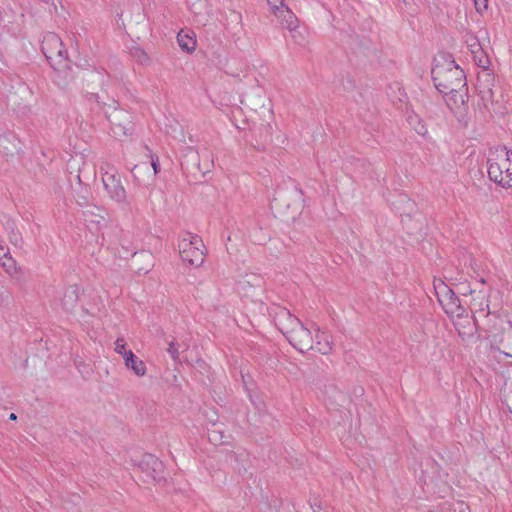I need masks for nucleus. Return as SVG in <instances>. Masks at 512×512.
<instances>
[{
	"label": "nucleus",
	"mask_w": 512,
	"mask_h": 512,
	"mask_svg": "<svg viewBox=\"0 0 512 512\" xmlns=\"http://www.w3.org/2000/svg\"><path fill=\"white\" fill-rule=\"evenodd\" d=\"M431 73L440 93L458 91L467 85L464 71L450 57L441 55L435 58Z\"/></svg>",
	"instance_id": "nucleus-1"
},
{
	"label": "nucleus",
	"mask_w": 512,
	"mask_h": 512,
	"mask_svg": "<svg viewBox=\"0 0 512 512\" xmlns=\"http://www.w3.org/2000/svg\"><path fill=\"white\" fill-rule=\"evenodd\" d=\"M277 321L279 329L295 349L304 353L313 348L314 338L311 331L289 311L282 310Z\"/></svg>",
	"instance_id": "nucleus-2"
},
{
	"label": "nucleus",
	"mask_w": 512,
	"mask_h": 512,
	"mask_svg": "<svg viewBox=\"0 0 512 512\" xmlns=\"http://www.w3.org/2000/svg\"><path fill=\"white\" fill-rule=\"evenodd\" d=\"M486 333L491 348L512 358V322L507 317L493 314L488 320Z\"/></svg>",
	"instance_id": "nucleus-3"
},
{
	"label": "nucleus",
	"mask_w": 512,
	"mask_h": 512,
	"mask_svg": "<svg viewBox=\"0 0 512 512\" xmlns=\"http://www.w3.org/2000/svg\"><path fill=\"white\" fill-rule=\"evenodd\" d=\"M489 178L504 188H512V151L506 148L491 150L487 159Z\"/></svg>",
	"instance_id": "nucleus-4"
},
{
	"label": "nucleus",
	"mask_w": 512,
	"mask_h": 512,
	"mask_svg": "<svg viewBox=\"0 0 512 512\" xmlns=\"http://www.w3.org/2000/svg\"><path fill=\"white\" fill-rule=\"evenodd\" d=\"M41 50L54 70L65 71L70 69L67 51L64 48L61 38L57 34L53 32L44 34L41 42Z\"/></svg>",
	"instance_id": "nucleus-5"
},
{
	"label": "nucleus",
	"mask_w": 512,
	"mask_h": 512,
	"mask_svg": "<svg viewBox=\"0 0 512 512\" xmlns=\"http://www.w3.org/2000/svg\"><path fill=\"white\" fill-rule=\"evenodd\" d=\"M178 250L181 259L195 267H199L205 260V246L198 235L183 232L178 242Z\"/></svg>",
	"instance_id": "nucleus-6"
},
{
	"label": "nucleus",
	"mask_w": 512,
	"mask_h": 512,
	"mask_svg": "<svg viewBox=\"0 0 512 512\" xmlns=\"http://www.w3.org/2000/svg\"><path fill=\"white\" fill-rule=\"evenodd\" d=\"M163 464L152 454H142L140 458L134 459L133 472L142 473L144 482L155 481L161 483L165 478L161 475Z\"/></svg>",
	"instance_id": "nucleus-7"
},
{
	"label": "nucleus",
	"mask_w": 512,
	"mask_h": 512,
	"mask_svg": "<svg viewBox=\"0 0 512 512\" xmlns=\"http://www.w3.org/2000/svg\"><path fill=\"white\" fill-rule=\"evenodd\" d=\"M144 161L135 164L132 171L135 181L141 185L152 180L159 172V160L154 157L147 147H143Z\"/></svg>",
	"instance_id": "nucleus-8"
},
{
	"label": "nucleus",
	"mask_w": 512,
	"mask_h": 512,
	"mask_svg": "<svg viewBox=\"0 0 512 512\" xmlns=\"http://www.w3.org/2000/svg\"><path fill=\"white\" fill-rule=\"evenodd\" d=\"M435 288L437 290L438 301L448 315L458 318L464 316L466 313L465 308L452 289L444 283H440L438 286H435Z\"/></svg>",
	"instance_id": "nucleus-9"
},
{
	"label": "nucleus",
	"mask_w": 512,
	"mask_h": 512,
	"mask_svg": "<svg viewBox=\"0 0 512 512\" xmlns=\"http://www.w3.org/2000/svg\"><path fill=\"white\" fill-rule=\"evenodd\" d=\"M465 304L469 305L470 310L473 314V320L475 326L478 325V317L477 315H483L487 318H490L489 312V300L488 294L484 290H475L470 289V298L465 300ZM489 319H487L488 321Z\"/></svg>",
	"instance_id": "nucleus-10"
},
{
	"label": "nucleus",
	"mask_w": 512,
	"mask_h": 512,
	"mask_svg": "<svg viewBox=\"0 0 512 512\" xmlns=\"http://www.w3.org/2000/svg\"><path fill=\"white\" fill-rule=\"evenodd\" d=\"M102 181L112 199L117 202L125 201L126 191L121 183L120 175L115 168L111 167L106 170L102 175Z\"/></svg>",
	"instance_id": "nucleus-11"
},
{
	"label": "nucleus",
	"mask_w": 512,
	"mask_h": 512,
	"mask_svg": "<svg viewBox=\"0 0 512 512\" xmlns=\"http://www.w3.org/2000/svg\"><path fill=\"white\" fill-rule=\"evenodd\" d=\"M494 84L495 76L490 72L489 69H483L479 71L477 75L476 88L478 95L480 96L485 107H488L494 102Z\"/></svg>",
	"instance_id": "nucleus-12"
},
{
	"label": "nucleus",
	"mask_w": 512,
	"mask_h": 512,
	"mask_svg": "<svg viewBox=\"0 0 512 512\" xmlns=\"http://www.w3.org/2000/svg\"><path fill=\"white\" fill-rule=\"evenodd\" d=\"M449 109L457 118H462L467 113L468 88L467 85L458 91L442 93Z\"/></svg>",
	"instance_id": "nucleus-13"
},
{
	"label": "nucleus",
	"mask_w": 512,
	"mask_h": 512,
	"mask_svg": "<svg viewBox=\"0 0 512 512\" xmlns=\"http://www.w3.org/2000/svg\"><path fill=\"white\" fill-rule=\"evenodd\" d=\"M153 266V255L149 251L135 252L130 258V270H133L135 274H147Z\"/></svg>",
	"instance_id": "nucleus-14"
},
{
	"label": "nucleus",
	"mask_w": 512,
	"mask_h": 512,
	"mask_svg": "<svg viewBox=\"0 0 512 512\" xmlns=\"http://www.w3.org/2000/svg\"><path fill=\"white\" fill-rule=\"evenodd\" d=\"M276 11L277 12L274 13V16L280 20V23L284 28L288 29L292 33V37L299 42L298 36H300V32L297 30L298 20L294 13L287 6Z\"/></svg>",
	"instance_id": "nucleus-15"
},
{
	"label": "nucleus",
	"mask_w": 512,
	"mask_h": 512,
	"mask_svg": "<svg viewBox=\"0 0 512 512\" xmlns=\"http://www.w3.org/2000/svg\"><path fill=\"white\" fill-rule=\"evenodd\" d=\"M79 292L80 288L77 285H71L64 290L61 305L65 310H72L76 306L79 299Z\"/></svg>",
	"instance_id": "nucleus-16"
},
{
	"label": "nucleus",
	"mask_w": 512,
	"mask_h": 512,
	"mask_svg": "<svg viewBox=\"0 0 512 512\" xmlns=\"http://www.w3.org/2000/svg\"><path fill=\"white\" fill-rule=\"evenodd\" d=\"M177 42L180 48L188 53L196 48L195 34L192 31L181 30L177 35Z\"/></svg>",
	"instance_id": "nucleus-17"
},
{
	"label": "nucleus",
	"mask_w": 512,
	"mask_h": 512,
	"mask_svg": "<svg viewBox=\"0 0 512 512\" xmlns=\"http://www.w3.org/2000/svg\"><path fill=\"white\" fill-rule=\"evenodd\" d=\"M316 349L323 355L329 354L332 351V337L325 332H318L316 334Z\"/></svg>",
	"instance_id": "nucleus-18"
},
{
	"label": "nucleus",
	"mask_w": 512,
	"mask_h": 512,
	"mask_svg": "<svg viewBox=\"0 0 512 512\" xmlns=\"http://www.w3.org/2000/svg\"><path fill=\"white\" fill-rule=\"evenodd\" d=\"M94 208L92 209H88L86 211L83 212V215H84V220L85 222L87 223V226L89 227V229H98L102 224L105 223V218L104 216L98 214V213H95L93 211ZM97 211H100L99 208H95Z\"/></svg>",
	"instance_id": "nucleus-19"
},
{
	"label": "nucleus",
	"mask_w": 512,
	"mask_h": 512,
	"mask_svg": "<svg viewBox=\"0 0 512 512\" xmlns=\"http://www.w3.org/2000/svg\"><path fill=\"white\" fill-rule=\"evenodd\" d=\"M0 265L6 271V273L15 279H19L21 276V269L17 266L16 261L11 255L0 261Z\"/></svg>",
	"instance_id": "nucleus-20"
},
{
	"label": "nucleus",
	"mask_w": 512,
	"mask_h": 512,
	"mask_svg": "<svg viewBox=\"0 0 512 512\" xmlns=\"http://www.w3.org/2000/svg\"><path fill=\"white\" fill-rule=\"evenodd\" d=\"M477 49H478L477 51H473V53H472L474 62L476 63V65L478 67L481 68V70L489 69L490 60H489L488 55L485 53L483 48H477Z\"/></svg>",
	"instance_id": "nucleus-21"
},
{
	"label": "nucleus",
	"mask_w": 512,
	"mask_h": 512,
	"mask_svg": "<svg viewBox=\"0 0 512 512\" xmlns=\"http://www.w3.org/2000/svg\"><path fill=\"white\" fill-rule=\"evenodd\" d=\"M130 369H132L133 372L140 377L146 374L145 363L137 356H135L132 351H130Z\"/></svg>",
	"instance_id": "nucleus-22"
},
{
	"label": "nucleus",
	"mask_w": 512,
	"mask_h": 512,
	"mask_svg": "<svg viewBox=\"0 0 512 512\" xmlns=\"http://www.w3.org/2000/svg\"><path fill=\"white\" fill-rule=\"evenodd\" d=\"M114 350L123 357L125 365L128 366V351L126 350V341L124 338H118L115 341Z\"/></svg>",
	"instance_id": "nucleus-23"
},
{
	"label": "nucleus",
	"mask_w": 512,
	"mask_h": 512,
	"mask_svg": "<svg viewBox=\"0 0 512 512\" xmlns=\"http://www.w3.org/2000/svg\"><path fill=\"white\" fill-rule=\"evenodd\" d=\"M130 56L136 58L143 65L149 62L148 55L138 47L130 49Z\"/></svg>",
	"instance_id": "nucleus-24"
},
{
	"label": "nucleus",
	"mask_w": 512,
	"mask_h": 512,
	"mask_svg": "<svg viewBox=\"0 0 512 512\" xmlns=\"http://www.w3.org/2000/svg\"><path fill=\"white\" fill-rule=\"evenodd\" d=\"M208 7L207 0H196L190 9L195 15H202L203 11Z\"/></svg>",
	"instance_id": "nucleus-25"
},
{
	"label": "nucleus",
	"mask_w": 512,
	"mask_h": 512,
	"mask_svg": "<svg viewBox=\"0 0 512 512\" xmlns=\"http://www.w3.org/2000/svg\"><path fill=\"white\" fill-rule=\"evenodd\" d=\"M208 437L210 441L214 442L215 444H223L226 442L225 440H223L222 432L220 430H217L216 428L209 431Z\"/></svg>",
	"instance_id": "nucleus-26"
},
{
	"label": "nucleus",
	"mask_w": 512,
	"mask_h": 512,
	"mask_svg": "<svg viewBox=\"0 0 512 512\" xmlns=\"http://www.w3.org/2000/svg\"><path fill=\"white\" fill-rule=\"evenodd\" d=\"M111 130L115 137H124L126 136V127L120 123H114L111 121Z\"/></svg>",
	"instance_id": "nucleus-27"
},
{
	"label": "nucleus",
	"mask_w": 512,
	"mask_h": 512,
	"mask_svg": "<svg viewBox=\"0 0 512 512\" xmlns=\"http://www.w3.org/2000/svg\"><path fill=\"white\" fill-rule=\"evenodd\" d=\"M180 346L174 342H170L167 352L170 354L173 360H178Z\"/></svg>",
	"instance_id": "nucleus-28"
},
{
	"label": "nucleus",
	"mask_w": 512,
	"mask_h": 512,
	"mask_svg": "<svg viewBox=\"0 0 512 512\" xmlns=\"http://www.w3.org/2000/svg\"><path fill=\"white\" fill-rule=\"evenodd\" d=\"M466 42L471 54L473 53V51H477V48H482L481 45L479 44L478 39L474 36L468 37Z\"/></svg>",
	"instance_id": "nucleus-29"
},
{
	"label": "nucleus",
	"mask_w": 512,
	"mask_h": 512,
	"mask_svg": "<svg viewBox=\"0 0 512 512\" xmlns=\"http://www.w3.org/2000/svg\"><path fill=\"white\" fill-rule=\"evenodd\" d=\"M267 2L273 14L277 12L276 10H280V8L285 7L284 0H267Z\"/></svg>",
	"instance_id": "nucleus-30"
},
{
	"label": "nucleus",
	"mask_w": 512,
	"mask_h": 512,
	"mask_svg": "<svg viewBox=\"0 0 512 512\" xmlns=\"http://www.w3.org/2000/svg\"><path fill=\"white\" fill-rule=\"evenodd\" d=\"M475 9L482 14L488 9V0H473Z\"/></svg>",
	"instance_id": "nucleus-31"
},
{
	"label": "nucleus",
	"mask_w": 512,
	"mask_h": 512,
	"mask_svg": "<svg viewBox=\"0 0 512 512\" xmlns=\"http://www.w3.org/2000/svg\"><path fill=\"white\" fill-rule=\"evenodd\" d=\"M115 24L117 26V29L125 32L126 25H125V22L123 19V11H121L120 13H117L116 18H115Z\"/></svg>",
	"instance_id": "nucleus-32"
},
{
	"label": "nucleus",
	"mask_w": 512,
	"mask_h": 512,
	"mask_svg": "<svg viewBox=\"0 0 512 512\" xmlns=\"http://www.w3.org/2000/svg\"><path fill=\"white\" fill-rule=\"evenodd\" d=\"M9 238H10L11 243H13L14 245H19L22 242L20 234L18 232H15L13 229L10 233Z\"/></svg>",
	"instance_id": "nucleus-33"
},
{
	"label": "nucleus",
	"mask_w": 512,
	"mask_h": 512,
	"mask_svg": "<svg viewBox=\"0 0 512 512\" xmlns=\"http://www.w3.org/2000/svg\"><path fill=\"white\" fill-rule=\"evenodd\" d=\"M10 255L9 249L0 244V261Z\"/></svg>",
	"instance_id": "nucleus-34"
},
{
	"label": "nucleus",
	"mask_w": 512,
	"mask_h": 512,
	"mask_svg": "<svg viewBox=\"0 0 512 512\" xmlns=\"http://www.w3.org/2000/svg\"><path fill=\"white\" fill-rule=\"evenodd\" d=\"M300 206L298 205L297 207H294L293 211H292V214L290 216H287L286 217V220L289 221V220H295L297 215L300 213Z\"/></svg>",
	"instance_id": "nucleus-35"
},
{
	"label": "nucleus",
	"mask_w": 512,
	"mask_h": 512,
	"mask_svg": "<svg viewBox=\"0 0 512 512\" xmlns=\"http://www.w3.org/2000/svg\"><path fill=\"white\" fill-rule=\"evenodd\" d=\"M459 292L465 297L470 298V293L468 294V290L466 289L465 285H460Z\"/></svg>",
	"instance_id": "nucleus-36"
},
{
	"label": "nucleus",
	"mask_w": 512,
	"mask_h": 512,
	"mask_svg": "<svg viewBox=\"0 0 512 512\" xmlns=\"http://www.w3.org/2000/svg\"><path fill=\"white\" fill-rule=\"evenodd\" d=\"M17 416L14 413H11L9 419L16 420Z\"/></svg>",
	"instance_id": "nucleus-37"
}]
</instances>
